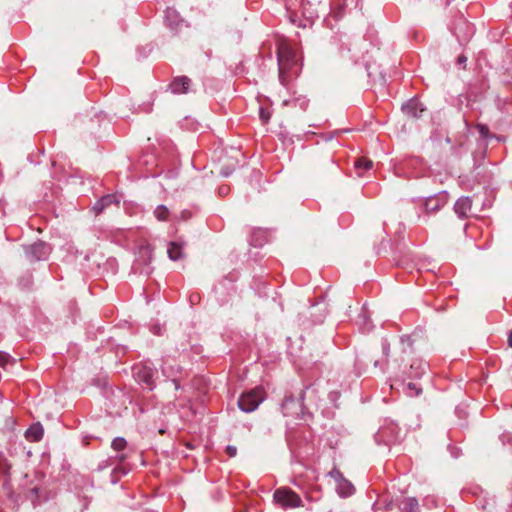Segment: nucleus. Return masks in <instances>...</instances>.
Segmentation results:
<instances>
[{
  "label": "nucleus",
  "instance_id": "obj_1",
  "mask_svg": "<svg viewBox=\"0 0 512 512\" xmlns=\"http://www.w3.org/2000/svg\"><path fill=\"white\" fill-rule=\"evenodd\" d=\"M279 77L282 83L286 81V74L297 64L296 52L286 41L278 44L277 49Z\"/></svg>",
  "mask_w": 512,
  "mask_h": 512
},
{
  "label": "nucleus",
  "instance_id": "obj_2",
  "mask_svg": "<svg viewBox=\"0 0 512 512\" xmlns=\"http://www.w3.org/2000/svg\"><path fill=\"white\" fill-rule=\"evenodd\" d=\"M264 399L265 390L262 387H256L243 393L237 403L241 411L250 413L254 411Z\"/></svg>",
  "mask_w": 512,
  "mask_h": 512
},
{
  "label": "nucleus",
  "instance_id": "obj_3",
  "mask_svg": "<svg viewBox=\"0 0 512 512\" xmlns=\"http://www.w3.org/2000/svg\"><path fill=\"white\" fill-rule=\"evenodd\" d=\"M275 503L282 508H297L302 506L300 496L289 488H280L273 495Z\"/></svg>",
  "mask_w": 512,
  "mask_h": 512
},
{
  "label": "nucleus",
  "instance_id": "obj_4",
  "mask_svg": "<svg viewBox=\"0 0 512 512\" xmlns=\"http://www.w3.org/2000/svg\"><path fill=\"white\" fill-rule=\"evenodd\" d=\"M404 113L412 118H419L425 111L423 104L417 99H410L402 107Z\"/></svg>",
  "mask_w": 512,
  "mask_h": 512
},
{
  "label": "nucleus",
  "instance_id": "obj_5",
  "mask_svg": "<svg viewBox=\"0 0 512 512\" xmlns=\"http://www.w3.org/2000/svg\"><path fill=\"white\" fill-rule=\"evenodd\" d=\"M25 252L31 261L40 260L46 254V245L44 242L38 241L27 246Z\"/></svg>",
  "mask_w": 512,
  "mask_h": 512
},
{
  "label": "nucleus",
  "instance_id": "obj_6",
  "mask_svg": "<svg viewBox=\"0 0 512 512\" xmlns=\"http://www.w3.org/2000/svg\"><path fill=\"white\" fill-rule=\"evenodd\" d=\"M120 199L116 195H106L101 198L93 207L96 214L106 210L109 206L114 205L119 207Z\"/></svg>",
  "mask_w": 512,
  "mask_h": 512
},
{
  "label": "nucleus",
  "instance_id": "obj_7",
  "mask_svg": "<svg viewBox=\"0 0 512 512\" xmlns=\"http://www.w3.org/2000/svg\"><path fill=\"white\" fill-rule=\"evenodd\" d=\"M44 428L40 422L33 423L25 432L28 441L38 442L43 438Z\"/></svg>",
  "mask_w": 512,
  "mask_h": 512
},
{
  "label": "nucleus",
  "instance_id": "obj_8",
  "mask_svg": "<svg viewBox=\"0 0 512 512\" xmlns=\"http://www.w3.org/2000/svg\"><path fill=\"white\" fill-rule=\"evenodd\" d=\"M137 380L142 383H145L149 389L153 388V369L147 366L137 368L135 373Z\"/></svg>",
  "mask_w": 512,
  "mask_h": 512
},
{
  "label": "nucleus",
  "instance_id": "obj_9",
  "mask_svg": "<svg viewBox=\"0 0 512 512\" xmlns=\"http://www.w3.org/2000/svg\"><path fill=\"white\" fill-rule=\"evenodd\" d=\"M471 208L472 201L468 197L458 199L454 206L456 214H458L460 217L468 216Z\"/></svg>",
  "mask_w": 512,
  "mask_h": 512
},
{
  "label": "nucleus",
  "instance_id": "obj_10",
  "mask_svg": "<svg viewBox=\"0 0 512 512\" xmlns=\"http://www.w3.org/2000/svg\"><path fill=\"white\" fill-rule=\"evenodd\" d=\"M190 83L191 80L188 77H179L172 82L171 89L173 93L176 94L187 93L189 90Z\"/></svg>",
  "mask_w": 512,
  "mask_h": 512
},
{
  "label": "nucleus",
  "instance_id": "obj_11",
  "mask_svg": "<svg viewBox=\"0 0 512 512\" xmlns=\"http://www.w3.org/2000/svg\"><path fill=\"white\" fill-rule=\"evenodd\" d=\"M138 260L145 266H149L153 260V248L150 244L146 243L139 249Z\"/></svg>",
  "mask_w": 512,
  "mask_h": 512
},
{
  "label": "nucleus",
  "instance_id": "obj_12",
  "mask_svg": "<svg viewBox=\"0 0 512 512\" xmlns=\"http://www.w3.org/2000/svg\"><path fill=\"white\" fill-rule=\"evenodd\" d=\"M167 254L168 257L173 261L181 259L183 257L182 245L177 242H170L168 245Z\"/></svg>",
  "mask_w": 512,
  "mask_h": 512
},
{
  "label": "nucleus",
  "instance_id": "obj_13",
  "mask_svg": "<svg viewBox=\"0 0 512 512\" xmlns=\"http://www.w3.org/2000/svg\"><path fill=\"white\" fill-rule=\"evenodd\" d=\"M302 4V0H285V7L287 11L290 12V19L294 22V17L296 16V10Z\"/></svg>",
  "mask_w": 512,
  "mask_h": 512
},
{
  "label": "nucleus",
  "instance_id": "obj_14",
  "mask_svg": "<svg viewBox=\"0 0 512 512\" xmlns=\"http://www.w3.org/2000/svg\"><path fill=\"white\" fill-rule=\"evenodd\" d=\"M338 490L342 496H349L353 493L354 487L350 482L343 479L338 483Z\"/></svg>",
  "mask_w": 512,
  "mask_h": 512
},
{
  "label": "nucleus",
  "instance_id": "obj_15",
  "mask_svg": "<svg viewBox=\"0 0 512 512\" xmlns=\"http://www.w3.org/2000/svg\"><path fill=\"white\" fill-rule=\"evenodd\" d=\"M154 215L159 221H165L168 219L169 210L167 207L160 205L155 209Z\"/></svg>",
  "mask_w": 512,
  "mask_h": 512
},
{
  "label": "nucleus",
  "instance_id": "obj_16",
  "mask_svg": "<svg viewBox=\"0 0 512 512\" xmlns=\"http://www.w3.org/2000/svg\"><path fill=\"white\" fill-rule=\"evenodd\" d=\"M354 165L357 169L369 170L372 168L373 162L369 159L362 157V158H357Z\"/></svg>",
  "mask_w": 512,
  "mask_h": 512
},
{
  "label": "nucleus",
  "instance_id": "obj_17",
  "mask_svg": "<svg viewBox=\"0 0 512 512\" xmlns=\"http://www.w3.org/2000/svg\"><path fill=\"white\" fill-rule=\"evenodd\" d=\"M127 442L124 438L117 437L112 441V447L117 451H122L126 448Z\"/></svg>",
  "mask_w": 512,
  "mask_h": 512
},
{
  "label": "nucleus",
  "instance_id": "obj_18",
  "mask_svg": "<svg viewBox=\"0 0 512 512\" xmlns=\"http://www.w3.org/2000/svg\"><path fill=\"white\" fill-rule=\"evenodd\" d=\"M26 497L31 500L32 504L35 505L39 499V488L34 487L28 491Z\"/></svg>",
  "mask_w": 512,
  "mask_h": 512
},
{
  "label": "nucleus",
  "instance_id": "obj_19",
  "mask_svg": "<svg viewBox=\"0 0 512 512\" xmlns=\"http://www.w3.org/2000/svg\"><path fill=\"white\" fill-rule=\"evenodd\" d=\"M405 505L407 512H417L418 501L416 498H407Z\"/></svg>",
  "mask_w": 512,
  "mask_h": 512
},
{
  "label": "nucleus",
  "instance_id": "obj_20",
  "mask_svg": "<svg viewBox=\"0 0 512 512\" xmlns=\"http://www.w3.org/2000/svg\"><path fill=\"white\" fill-rule=\"evenodd\" d=\"M477 130L479 132V134L483 137V138H488V137H495L494 135H491L490 134V131L488 129L487 126L483 125V124H478L477 125Z\"/></svg>",
  "mask_w": 512,
  "mask_h": 512
},
{
  "label": "nucleus",
  "instance_id": "obj_21",
  "mask_svg": "<svg viewBox=\"0 0 512 512\" xmlns=\"http://www.w3.org/2000/svg\"><path fill=\"white\" fill-rule=\"evenodd\" d=\"M259 116L262 123L266 124L271 118V113L267 109L261 107L259 110Z\"/></svg>",
  "mask_w": 512,
  "mask_h": 512
},
{
  "label": "nucleus",
  "instance_id": "obj_22",
  "mask_svg": "<svg viewBox=\"0 0 512 512\" xmlns=\"http://www.w3.org/2000/svg\"><path fill=\"white\" fill-rule=\"evenodd\" d=\"M10 361V356L7 353L0 351V366L4 367Z\"/></svg>",
  "mask_w": 512,
  "mask_h": 512
},
{
  "label": "nucleus",
  "instance_id": "obj_23",
  "mask_svg": "<svg viewBox=\"0 0 512 512\" xmlns=\"http://www.w3.org/2000/svg\"><path fill=\"white\" fill-rule=\"evenodd\" d=\"M229 457H234L237 454V449L234 446L228 445L225 449Z\"/></svg>",
  "mask_w": 512,
  "mask_h": 512
},
{
  "label": "nucleus",
  "instance_id": "obj_24",
  "mask_svg": "<svg viewBox=\"0 0 512 512\" xmlns=\"http://www.w3.org/2000/svg\"><path fill=\"white\" fill-rule=\"evenodd\" d=\"M425 207H426V210L428 211H434L436 209H438V203L435 202L433 205H432V201L429 200L425 203Z\"/></svg>",
  "mask_w": 512,
  "mask_h": 512
},
{
  "label": "nucleus",
  "instance_id": "obj_25",
  "mask_svg": "<svg viewBox=\"0 0 512 512\" xmlns=\"http://www.w3.org/2000/svg\"><path fill=\"white\" fill-rule=\"evenodd\" d=\"M228 192H229V188L228 187L222 186V187L219 188V194L220 195H226Z\"/></svg>",
  "mask_w": 512,
  "mask_h": 512
},
{
  "label": "nucleus",
  "instance_id": "obj_26",
  "mask_svg": "<svg viewBox=\"0 0 512 512\" xmlns=\"http://www.w3.org/2000/svg\"><path fill=\"white\" fill-rule=\"evenodd\" d=\"M466 60H467V58H466L464 55H460V56L458 57V59H457V62H458L459 64H462V63H465V62H466Z\"/></svg>",
  "mask_w": 512,
  "mask_h": 512
},
{
  "label": "nucleus",
  "instance_id": "obj_27",
  "mask_svg": "<svg viewBox=\"0 0 512 512\" xmlns=\"http://www.w3.org/2000/svg\"><path fill=\"white\" fill-rule=\"evenodd\" d=\"M508 344L510 347H512V331L510 332L509 337H508Z\"/></svg>",
  "mask_w": 512,
  "mask_h": 512
},
{
  "label": "nucleus",
  "instance_id": "obj_28",
  "mask_svg": "<svg viewBox=\"0 0 512 512\" xmlns=\"http://www.w3.org/2000/svg\"><path fill=\"white\" fill-rule=\"evenodd\" d=\"M172 383H173V385H174V389H175V390H178V389L180 388V387H179V384L177 383V381H176V380H173V382H172Z\"/></svg>",
  "mask_w": 512,
  "mask_h": 512
},
{
  "label": "nucleus",
  "instance_id": "obj_29",
  "mask_svg": "<svg viewBox=\"0 0 512 512\" xmlns=\"http://www.w3.org/2000/svg\"><path fill=\"white\" fill-rule=\"evenodd\" d=\"M190 411H191V413H193V414H197V413L202 414V413H203L202 411L195 410V409H192V408H190Z\"/></svg>",
  "mask_w": 512,
  "mask_h": 512
},
{
  "label": "nucleus",
  "instance_id": "obj_30",
  "mask_svg": "<svg viewBox=\"0 0 512 512\" xmlns=\"http://www.w3.org/2000/svg\"><path fill=\"white\" fill-rule=\"evenodd\" d=\"M232 170H229V171H221V173L224 175V176H228L230 173H231Z\"/></svg>",
  "mask_w": 512,
  "mask_h": 512
},
{
  "label": "nucleus",
  "instance_id": "obj_31",
  "mask_svg": "<svg viewBox=\"0 0 512 512\" xmlns=\"http://www.w3.org/2000/svg\"><path fill=\"white\" fill-rule=\"evenodd\" d=\"M140 412H141V413H146V412H148V410H147V409H144L143 407H141V408H140Z\"/></svg>",
  "mask_w": 512,
  "mask_h": 512
},
{
  "label": "nucleus",
  "instance_id": "obj_32",
  "mask_svg": "<svg viewBox=\"0 0 512 512\" xmlns=\"http://www.w3.org/2000/svg\"><path fill=\"white\" fill-rule=\"evenodd\" d=\"M408 387H409V388H414V385H413L412 383H409V384H408Z\"/></svg>",
  "mask_w": 512,
  "mask_h": 512
},
{
  "label": "nucleus",
  "instance_id": "obj_33",
  "mask_svg": "<svg viewBox=\"0 0 512 512\" xmlns=\"http://www.w3.org/2000/svg\"><path fill=\"white\" fill-rule=\"evenodd\" d=\"M159 433H160V434H164V433H165L164 429H160V430H159Z\"/></svg>",
  "mask_w": 512,
  "mask_h": 512
},
{
  "label": "nucleus",
  "instance_id": "obj_34",
  "mask_svg": "<svg viewBox=\"0 0 512 512\" xmlns=\"http://www.w3.org/2000/svg\"><path fill=\"white\" fill-rule=\"evenodd\" d=\"M188 448H192V445L190 443L185 444Z\"/></svg>",
  "mask_w": 512,
  "mask_h": 512
}]
</instances>
